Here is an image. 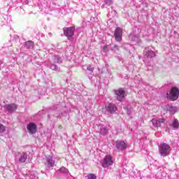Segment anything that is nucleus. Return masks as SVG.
<instances>
[{"label": "nucleus", "mask_w": 179, "mask_h": 179, "mask_svg": "<svg viewBox=\"0 0 179 179\" xmlns=\"http://www.w3.org/2000/svg\"><path fill=\"white\" fill-rule=\"evenodd\" d=\"M127 114L129 115L131 114V111L129 110H127Z\"/></svg>", "instance_id": "nucleus-30"}, {"label": "nucleus", "mask_w": 179, "mask_h": 179, "mask_svg": "<svg viewBox=\"0 0 179 179\" xmlns=\"http://www.w3.org/2000/svg\"><path fill=\"white\" fill-rule=\"evenodd\" d=\"M60 173H63L64 174H68V169L65 167H62L59 169Z\"/></svg>", "instance_id": "nucleus-22"}, {"label": "nucleus", "mask_w": 179, "mask_h": 179, "mask_svg": "<svg viewBox=\"0 0 179 179\" xmlns=\"http://www.w3.org/2000/svg\"><path fill=\"white\" fill-rule=\"evenodd\" d=\"M114 37L117 43H121L122 40V29L117 27L115 30Z\"/></svg>", "instance_id": "nucleus-6"}, {"label": "nucleus", "mask_w": 179, "mask_h": 179, "mask_svg": "<svg viewBox=\"0 0 179 179\" xmlns=\"http://www.w3.org/2000/svg\"><path fill=\"white\" fill-rule=\"evenodd\" d=\"M108 133V130L107 129V127H102L101 129V131L100 134L101 135H107V134Z\"/></svg>", "instance_id": "nucleus-21"}, {"label": "nucleus", "mask_w": 179, "mask_h": 179, "mask_svg": "<svg viewBox=\"0 0 179 179\" xmlns=\"http://www.w3.org/2000/svg\"><path fill=\"white\" fill-rule=\"evenodd\" d=\"M87 179H97V177L94 173H90L87 175Z\"/></svg>", "instance_id": "nucleus-23"}, {"label": "nucleus", "mask_w": 179, "mask_h": 179, "mask_svg": "<svg viewBox=\"0 0 179 179\" xmlns=\"http://www.w3.org/2000/svg\"><path fill=\"white\" fill-rule=\"evenodd\" d=\"M171 127L173 128V129L177 130L179 128V122L177 119H175L172 124H171Z\"/></svg>", "instance_id": "nucleus-16"}, {"label": "nucleus", "mask_w": 179, "mask_h": 179, "mask_svg": "<svg viewBox=\"0 0 179 179\" xmlns=\"http://www.w3.org/2000/svg\"><path fill=\"white\" fill-rule=\"evenodd\" d=\"M27 159V154L26 152H23L21 154L20 158H19V162L20 163H24Z\"/></svg>", "instance_id": "nucleus-17"}, {"label": "nucleus", "mask_w": 179, "mask_h": 179, "mask_svg": "<svg viewBox=\"0 0 179 179\" xmlns=\"http://www.w3.org/2000/svg\"><path fill=\"white\" fill-rule=\"evenodd\" d=\"M113 4V0H104V5H108V6H110V5Z\"/></svg>", "instance_id": "nucleus-24"}, {"label": "nucleus", "mask_w": 179, "mask_h": 179, "mask_svg": "<svg viewBox=\"0 0 179 179\" xmlns=\"http://www.w3.org/2000/svg\"><path fill=\"white\" fill-rule=\"evenodd\" d=\"M115 146L118 150H125L128 148V144L124 141H117L115 143Z\"/></svg>", "instance_id": "nucleus-11"}, {"label": "nucleus", "mask_w": 179, "mask_h": 179, "mask_svg": "<svg viewBox=\"0 0 179 179\" xmlns=\"http://www.w3.org/2000/svg\"><path fill=\"white\" fill-rule=\"evenodd\" d=\"M166 111H169V113H170V114H174L175 113H177V108L171 106L170 105H167L166 106Z\"/></svg>", "instance_id": "nucleus-15"}, {"label": "nucleus", "mask_w": 179, "mask_h": 179, "mask_svg": "<svg viewBox=\"0 0 179 179\" xmlns=\"http://www.w3.org/2000/svg\"><path fill=\"white\" fill-rule=\"evenodd\" d=\"M6 131L5 126L3 124H0V132L3 133Z\"/></svg>", "instance_id": "nucleus-26"}, {"label": "nucleus", "mask_w": 179, "mask_h": 179, "mask_svg": "<svg viewBox=\"0 0 179 179\" xmlns=\"http://www.w3.org/2000/svg\"><path fill=\"white\" fill-rule=\"evenodd\" d=\"M0 66H2V62L0 63Z\"/></svg>", "instance_id": "nucleus-31"}, {"label": "nucleus", "mask_w": 179, "mask_h": 179, "mask_svg": "<svg viewBox=\"0 0 179 179\" xmlns=\"http://www.w3.org/2000/svg\"><path fill=\"white\" fill-rule=\"evenodd\" d=\"M50 69H52V71H58V67H57V65L55 64H52L50 66Z\"/></svg>", "instance_id": "nucleus-25"}, {"label": "nucleus", "mask_w": 179, "mask_h": 179, "mask_svg": "<svg viewBox=\"0 0 179 179\" xmlns=\"http://www.w3.org/2000/svg\"><path fill=\"white\" fill-rule=\"evenodd\" d=\"M106 111H108L109 114H113L117 111V106L114 103H109L106 106Z\"/></svg>", "instance_id": "nucleus-12"}, {"label": "nucleus", "mask_w": 179, "mask_h": 179, "mask_svg": "<svg viewBox=\"0 0 179 179\" xmlns=\"http://www.w3.org/2000/svg\"><path fill=\"white\" fill-rule=\"evenodd\" d=\"M27 131L29 134L33 135L37 132V124L34 122H30L27 127Z\"/></svg>", "instance_id": "nucleus-9"}, {"label": "nucleus", "mask_w": 179, "mask_h": 179, "mask_svg": "<svg viewBox=\"0 0 179 179\" xmlns=\"http://www.w3.org/2000/svg\"><path fill=\"white\" fill-rule=\"evenodd\" d=\"M167 99L171 100V101H176L178 99L179 96V90L177 87H173L169 93L166 94Z\"/></svg>", "instance_id": "nucleus-2"}, {"label": "nucleus", "mask_w": 179, "mask_h": 179, "mask_svg": "<svg viewBox=\"0 0 179 179\" xmlns=\"http://www.w3.org/2000/svg\"><path fill=\"white\" fill-rule=\"evenodd\" d=\"M101 164L103 169H107L114 164V158L113 156L107 155L101 161Z\"/></svg>", "instance_id": "nucleus-3"}, {"label": "nucleus", "mask_w": 179, "mask_h": 179, "mask_svg": "<svg viewBox=\"0 0 179 179\" xmlns=\"http://www.w3.org/2000/svg\"><path fill=\"white\" fill-rule=\"evenodd\" d=\"M144 55L145 58H147L148 61H152V58H155L156 57L155 48L152 46L145 48L144 50Z\"/></svg>", "instance_id": "nucleus-4"}, {"label": "nucleus", "mask_w": 179, "mask_h": 179, "mask_svg": "<svg viewBox=\"0 0 179 179\" xmlns=\"http://www.w3.org/2000/svg\"><path fill=\"white\" fill-rule=\"evenodd\" d=\"M159 152L160 156H162L163 157H166V156H169L170 155V152H171V148H170V145L166 143H161L159 146Z\"/></svg>", "instance_id": "nucleus-1"}, {"label": "nucleus", "mask_w": 179, "mask_h": 179, "mask_svg": "<svg viewBox=\"0 0 179 179\" xmlns=\"http://www.w3.org/2000/svg\"><path fill=\"white\" fill-rule=\"evenodd\" d=\"M25 47L29 49L33 48L34 47V43L31 41H27L25 43Z\"/></svg>", "instance_id": "nucleus-18"}, {"label": "nucleus", "mask_w": 179, "mask_h": 179, "mask_svg": "<svg viewBox=\"0 0 179 179\" xmlns=\"http://www.w3.org/2000/svg\"><path fill=\"white\" fill-rule=\"evenodd\" d=\"M113 51H115V50H117V51H118V47L117 45H114L112 48Z\"/></svg>", "instance_id": "nucleus-29"}, {"label": "nucleus", "mask_w": 179, "mask_h": 179, "mask_svg": "<svg viewBox=\"0 0 179 179\" xmlns=\"http://www.w3.org/2000/svg\"><path fill=\"white\" fill-rule=\"evenodd\" d=\"M87 71H90V72H93V71H94V68L92 67V66H88L87 67Z\"/></svg>", "instance_id": "nucleus-27"}, {"label": "nucleus", "mask_w": 179, "mask_h": 179, "mask_svg": "<svg viewBox=\"0 0 179 179\" xmlns=\"http://www.w3.org/2000/svg\"><path fill=\"white\" fill-rule=\"evenodd\" d=\"M103 51L106 52L107 51H108V45H105L103 47Z\"/></svg>", "instance_id": "nucleus-28"}, {"label": "nucleus", "mask_w": 179, "mask_h": 179, "mask_svg": "<svg viewBox=\"0 0 179 179\" xmlns=\"http://www.w3.org/2000/svg\"><path fill=\"white\" fill-rule=\"evenodd\" d=\"M54 62L56 64H61L62 62V58H61L58 55H55L54 57Z\"/></svg>", "instance_id": "nucleus-19"}, {"label": "nucleus", "mask_w": 179, "mask_h": 179, "mask_svg": "<svg viewBox=\"0 0 179 179\" xmlns=\"http://www.w3.org/2000/svg\"><path fill=\"white\" fill-rule=\"evenodd\" d=\"M4 108L8 111V113H9V114H12L17 110V105L15 103H8L4 105Z\"/></svg>", "instance_id": "nucleus-7"}, {"label": "nucleus", "mask_w": 179, "mask_h": 179, "mask_svg": "<svg viewBox=\"0 0 179 179\" xmlns=\"http://www.w3.org/2000/svg\"><path fill=\"white\" fill-rule=\"evenodd\" d=\"M151 122L155 128H159V127L162 126V124L164 123V119H159V120H156V119H152L151 120Z\"/></svg>", "instance_id": "nucleus-13"}, {"label": "nucleus", "mask_w": 179, "mask_h": 179, "mask_svg": "<svg viewBox=\"0 0 179 179\" xmlns=\"http://www.w3.org/2000/svg\"><path fill=\"white\" fill-rule=\"evenodd\" d=\"M113 12H114V13H115V10H114Z\"/></svg>", "instance_id": "nucleus-33"}, {"label": "nucleus", "mask_w": 179, "mask_h": 179, "mask_svg": "<svg viewBox=\"0 0 179 179\" xmlns=\"http://www.w3.org/2000/svg\"><path fill=\"white\" fill-rule=\"evenodd\" d=\"M55 164V161H54V159L51 155H48L45 157V165L48 169H51V167H54V165Z\"/></svg>", "instance_id": "nucleus-8"}, {"label": "nucleus", "mask_w": 179, "mask_h": 179, "mask_svg": "<svg viewBox=\"0 0 179 179\" xmlns=\"http://www.w3.org/2000/svg\"><path fill=\"white\" fill-rule=\"evenodd\" d=\"M129 38L131 41H133L134 44H138L139 41H141V39H139V36H134V34H131L129 36Z\"/></svg>", "instance_id": "nucleus-14"}, {"label": "nucleus", "mask_w": 179, "mask_h": 179, "mask_svg": "<svg viewBox=\"0 0 179 179\" xmlns=\"http://www.w3.org/2000/svg\"><path fill=\"white\" fill-rule=\"evenodd\" d=\"M8 17H9V19H11L10 16H9Z\"/></svg>", "instance_id": "nucleus-32"}, {"label": "nucleus", "mask_w": 179, "mask_h": 179, "mask_svg": "<svg viewBox=\"0 0 179 179\" xmlns=\"http://www.w3.org/2000/svg\"><path fill=\"white\" fill-rule=\"evenodd\" d=\"M115 94L116 95V99L118 101H124L125 99V90L124 88H120L118 90H114Z\"/></svg>", "instance_id": "nucleus-5"}, {"label": "nucleus", "mask_w": 179, "mask_h": 179, "mask_svg": "<svg viewBox=\"0 0 179 179\" xmlns=\"http://www.w3.org/2000/svg\"><path fill=\"white\" fill-rule=\"evenodd\" d=\"M26 177H29L30 179H37L38 178L37 176H36V173H34V172H31L29 173V175L26 174Z\"/></svg>", "instance_id": "nucleus-20"}, {"label": "nucleus", "mask_w": 179, "mask_h": 179, "mask_svg": "<svg viewBox=\"0 0 179 179\" xmlns=\"http://www.w3.org/2000/svg\"><path fill=\"white\" fill-rule=\"evenodd\" d=\"M63 31L66 37H72L75 33V27H66L63 29Z\"/></svg>", "instance_id": "nucleus-10"}]
</instances>
